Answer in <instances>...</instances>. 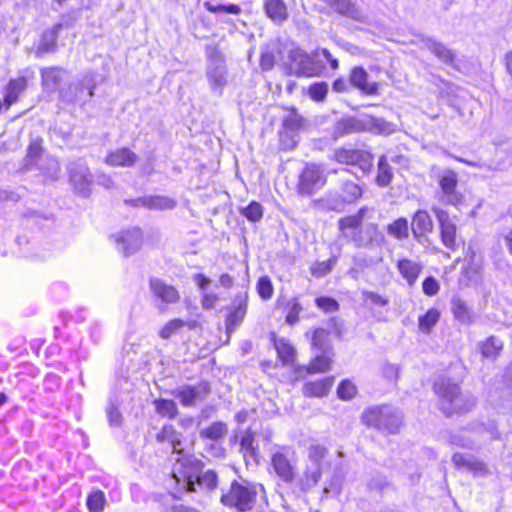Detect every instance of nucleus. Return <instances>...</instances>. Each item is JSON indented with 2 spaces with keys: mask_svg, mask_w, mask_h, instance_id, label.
<instances>
[{
  "mask_svg": "<svg viewBox=\"0 0 512 512\" xmlns=\"http://www.w3.org/2000/svg\"><path fill=\"white\" fill-rule=\"evenodd\" d=\"M172 476L178 485L189 492L195 491L196 484L213 490L217 487L218 482V476L213 470L201 473L200 462L192 456L176 458V463L172 469Z\"/></svg>",
  "mask_w": 512,
  "mask_h": 512,
  "instance_id": "1",
  "label": "nucleus"
},
{
  "mask_svg": "<svg viewBox=\"0 0 512 512\" xmlns=\"http://www.w3.org/2000/svg\"><path fill=\"white\" fill-rule=\"evenodd\" d=\"M367 210V207H362L356 214L346 216L338 221V228L344 237H350L351 242L358 248H369L374 244L380 245L384 240V236L378 231L376 224H362Z\"/></svg>",
  "mask_w": 512,
  "mask_h": 512,
  "instance_id": "2",
  "label": "nucleus"
},
{
  "mask_svg": "<svg viewBox=\"0 0 512 512\" xmlns=\"http://www.w3.org/2000/svg\"><path fill=\"white\" fill-rule=\"evenodd\" d=\"M434 391L439 397V407L446 415L469 411L475 405V399L470 394H463L459 385L449 379L437 380Z\"/></svg>",
  "mask_w": 512,
  "mask_h": 512,
  "instance_id": "3",
  "label": "nucleus"
},
{
  "mask_svg": "<svg viewBox=\"0 0 512 512\" xmlns=\"http://www.w3.org/2000/svg\"><path fill=\"white\" fill-rule=\"evenodd\" d=\"M259 491H264L261 484L251 483L247 480H234L227 491H223L220 501L229 508L238 512H247L252 509L256 502Z\"/></svg>",
  "mask_w": 512,
  "mask_h": 512,
  "instance_id": "4",
  "label": "nucleus"
},
{
  "mask_svg": "<svg viewBox=\"0 0 512 512\" xmlns=\"http://www.w3.org/2000/svg\"><path fill=\"white\" fill-rule=\"evenodd\" d=\"M368 427L379 431L395 434L399 432L403 416L399 410L388 405L374 406L366 409L361 417Z\"/></svg>",
  "mask_w": 512,
  "mask_h": 512,
  "instance_id": "5",
  "label": "nucleus"
},
{
  "mask_svg": "<svg viewBox=\"0 0 512 512\" xmlns=\"http://www.w3.org/2000/svg\"><path fill=\"white\" fill-rule=\"evenodd\" d=\"M271 467L276 476L286 484H292L297 474V456L293 448L283 446L271 454Z\"/></svg>",
  "mask_w": 512,
  "mask_h": 512,
  "instance_id": "6",
  "label": "nucleus"
},
{
  "mask_svg": "<svg viewBox=\"0 0 512 512\" xmlns=\"http://www.w3.org/2000/svg\"><path fill=\"white\" fill-rule=\"evenodd\" d=\"M318 51L311 54L300 48L291 49L288 53L287 65L289 73L295 76L313 77L322 72V66L316 61Z\"/></svg>",
  "mask_w": 512,
  "mask_h": 512,
  "instance_id": "7",
  "label": "nucleus"
},
{
  "mask_svg": "<svg viewBox=\"0 0 512 512\" xmlns=\"http://www.w3.org/2000/svg\"><path fill=\"white\" fill-rule=\"evenodd\" d=\"M66 170L73 191L81 197H88L91 193L93 176L87 162L83 158L72 160L67 164Z\"/></svg>",
  "mask_w": 512,
  "mask_h": 512,
  "instance_id": "8",
  "label": "nucleus"
},
{
  "mask_svg": "<svg viewBox=\"0 0 512 512\" xmlns=\"http://www.w3.org/2000/svg\"><path fill=\"white\" fill-rule=\"evenodd\" d=\"M95 88L96 74L87 72L79 81L69 85L66 90H59V95L67 102L85 101L93 97Z\"/></svg>",
  "mask_w": 512,
  "mask_h": 512,
  "instance_id": "9",
  "label": "nucleus"
},
{
  "mask_svg": "<svg viewBox=\"0 0 512 512\" xmlns=\"http://www.w3.org/2000/svg\"><path fill=\"white\" fill-rule=\"evenodd\" d=\"M458 177L453 170H445L439 176L440 192L437 197L445 205L459 207L464 201V195L457 190Z\"/></svg>",
  "mask_w": 512,
  "mask_h": 512,
  "instance_id": "10",
  "label": "nucleus"
},
{
  "mask_svg": "<svg viewBox=\"0 0 512 512\" xmlns=\"http://www.w3.org/2000/svg\"><path fill=\"white\" fill-rule=\"evenodd\" d=\"M206 76L212 90L221 94L227 84V69L223 56L216 49L209 54Z\"/></svg>",
  "mask_w": 512,
  "mask_h": 512,
  "instance_id": "11",
  "label": "nucleus"
},
{
  "mask_svg": "<svg viewBox=\"0 0 512 512\" xmlns=\"http://www.w3.org/2000/svg\"><path fill=\"white\" fill-rule=\"evenodd\" d=\"M432 212L436 216L440 228V237L442 244L452 251L458 247V234L456 221L450 217L449 213L437 206L432 207Z\"/></svg>",
  "mask_w": 512,
  "mask_h": 512,
  "instance_id": "12",
  "label": "nucleus"
},
{
  "mask_svg": "<svg viewBox=\"0 0 512 512\" xmlns=\"http://www.w3.org/2000/svg\"><path fill=\"white\" fill-rule=\"evenodd\" d=\"M334 159L341 164L358 166L363 173L373 166V155L364 150L341 148L335 151Z\"/></svg>",
  "mask_w": 512,
  "mask_h": 512,
  "instance_id": "13",
  "label": "nucleus"
},
{
  "mask_svg": "<svg viewBox=\"0 0 512 512\" xmlns=\"http://www.w3.org/2000/svg\"><path fill=\"white\" fill-rule=\"evenodd\" d=\"M210 394V386L207 382H199L195 385H185L174 391L175 397L184 407H194Z\"/></svg>",
  "mask_w": 512,
  "mask_h": 512,
  "instance_id": "14",
  "label": "nucleus"
},
{
  "mask_svg": "<svg viewBox=\"0 0 512 512\" xmlns=\"http://www.w3.org/2000/svg\"><path fill=\"white\" fill-rule=\"evenodd\" d=\"M326 180L320 166L307 165L300 175L298 191L302 195H311L324 186Z\"/></svg>",
  "mask_w": 512,
  "mask_h": 512,
  "instance_id": "15",
  "label": "nucleus"
},
{
  "mask_svg": "<svg viewBox=\"0 0 512 512\" xmlns=\"http://www.w3.org/2000/svg\"><path fill=\"white\" fill-rule=\"evenodd\" d=\"M117 249L125 257L136 253L142 244V232L139 228H132L115 235Z\"/></svg>",
  "mask_w": 512,
  "mask_h": 512,
  "instance_id": "16",
  "label": "nucleus"
},
{
  "mask_svg": "<svg viewBox=\"0 0 512 512\" xmlns=\"http://www.w3.org/2000/svg\"><path fill=\"white\" fill-rule=\"evenodd\" d=\"M248 292H238L233 300L232 308L226 318L227 333L233 332L244 320L247 313Z\"/></svg>",
  "mask_w": 512,
  "mask_h": 512,
  "instance_id": "17",
  "label": "nucleus"
},
{
  "mask_svg": "<svg viewBox=\"0 0 512 512\" xmlns=\"http://www.w3.org/2000/svg\"><path fill=\"white\" fill-rule=\"evenodd\" d=\"M342 195L330 194L326 201L332 210H338L347 203H352L362 195V189L352 181H344L341 187Z\"/></svg>",
  "mask_w": 512,
  "mask_h": 512,
  "instance_id": "18",
  "label": "nucleus"
},
{
  "mask_svg": "<svg viewBox=\"0 0 512 512\" xmlns=\"http://www.w3.org/2000/svg\"><path fill=\"white\" fill-rule=\"evenodd\" d=\"M149 287L153 296L163 304H175L180 299L179 291L173 285L166 283L162 279L151 278Z\"/></svg>",
  "mask_w": 512,
  "mask_h": 512,
  "instance_id": "19",
  "label": "nucleus"
},
{
  "mask_svg": "<svg viewBox=\"0 0 512 512\" xmlns=\"http://www.w3.org/2000/svg\"><path fill=\"white\" fill-rule=\"evenodd\" d=\"M62 27L63 25L61 23H57L42 32L35 49L36 57L41 58L46 54L55 53L57 51V39Z\"/></svg>",
  "mask_w": 512,
  "mask_h": 512,
  "instance_id": "20",
  "label": "nucleus"
},
{
  "mask_svg": "<svg viewBox=\"0 0 512 512\" xmlns=\"http://www.w3.org/2000/svg\"><path fill=\"white\" fill-rule=\"evenodd\" d=\"M156 440L159 443L170 444L172 447V453L178 455L177 458L190 456L189 454L184 453L182 434L171 424H166L162 427L161 431L156 435Z\"/></svg>",
  "mask_w": 512,
  "mask_h": 512,
  "instance_id": "21",
  "label": "nucleus"
},
{
  "mask_svg": "<svg viewBox=\"0 0 512 512\" xmlns=\"http://www.w3.org/2000/svg\"><path fill=\"white\" fill-rule=\"evenodd\" d=\"M452 462L456 468L467 470L474 475L483 476L487 473L486 464L471 454L455 453L452 456Z\"/></svg>",
  "mask_w": 512,
  "mask_h": 512,
  "instance_id": "22",
  "label": "nucleus"
},
{
  "mask_svg": "<svg viewBox=\"0 0 512 512\" xmlns=\"http://www.w3.org/2000/svg\"><path fill=\"white\" fill-rule=\"evenodd\" d=\"M366 115L360 118L347 117L338 121L334 126V137H342L348 134L366 131Z\"/></svg>",
  "mask_w": 512,
  "mask_h": 512,
  "instance_id": "23",
  "label": "nucleus"
},
{
  "mask_svg": "<svg viewBox=\"0 0 512 512\" xmlns=\"http://www.w3.org/2000/svg\"><path fill=\"white\" fill-rule=\"evenodd\" d=\"M396 267L401 277L410 287L415 285L420 273L423 270V264L420 261H415L409 258L399 259L397 261Z\"/></svg>",
  "mask_w": 512,
  "mask_h": 512,
  "instance_id": "24",
  "label": "nucleus"
},
{
  "mask_svg": "<svg viewBox=\"0 0 512 512\" xmlns=\"http://www.w3.org/2000/svg\"><path fill=\"white\" fill-rule=\"evenodd\" d=\"M137 160V154L127 147L111 151L105 157V163L112 167H132Z\"/></svg>",
  "mask_w": 512,
  "mask_h": 512,
  "instance_id": "25",
  "label": "nucleus"
},
{
  "mask_svg": "<svg viewBox=\"0 0 512 512\" xmlns=\"http://www.w3.org/2000/svg\"><path fill=\"white\" fill-rule=\"evenodd\" d=\"M43 88L49 92L59 90L66 71L58 66L42 68L40 71Z\"/></svg>",
  "mask_w": 512,
  "mask_h": 512,
  "instance_id": "26",
  "label": "nucleus"
},
{
  "mask_svg": "<svg viewBox=\"0 0 512 512\" xmlns=\"http://www.w3.org/2000/svg\"><path fill=\"white\" fill-rule=\"evenodd\" d=\"M349 82L353 87L368 95H375L378 91V84L368 82V73L362 67L352 69Z\"/></svg>",
  "mask_w": 512,
  "mask_h": 512,
  "instance_id": "27",
  "label": "nucleus"
},
{
  "mask_svg": "<svg viewBox=\"0 0 512 512\" xmlns=\"http://www.w3.org/2000/svg\"><path fill=\"white\" fill-rule=\"evenodd\" d=\"M433 221L431 216L426 210H418L411 223L413 235L416 239L431 233L433 230Z\"/></svg>",
  "mask_w": 512,
  "mask_h": 512,
  "instance_id": "28",
  "label": "nucleus"
},
{
  "mask_svg": "<svg viewBox=\"0 0 512 512\" xmlns=\"http://www.w3.org/2000/svg\"><path fill=\"white\" fill-rule=\"evenodd\" d=\"M424 45L444 64L455 67L456 55L452 50L447 48L443 43L438 42L432 38H427L424 41Z\"/></svg>",
  "mask_w": 512,
  "mask_h": 512,
  "instance_id": "29",
  "label": "nucleus"
},
{
  "mask_svg": "<svg viewBox=\"0 0 512 512\" xmlns=\"http://www.w3.org/2000/svg\"><path fill=\"white\" fill-rule=\"evenodd\" d=\"M27 88V80L24 77H18L16 79H11L5 89L4 101L5 108L8 109L11 105L16 103L20 97V95Z\"/></svg>",
  "mask_w": 512,
  "mask_h": 512,
  "instance_id": "30",
  "label": "nucleus"
},
{
  "mask_svg": "<svg viewBox=\"0 0 512 512\" xmlns=\"http://www.w3.org/2000/svg\"><path fill=\"white\" fill-rule=\"evenodd\" d=\"M333 383V377L307 382L303 386V394L307 397H324L329 393Z\"/></svg>",
  "mask_w": 512,
  "mask_h": 512,
  "instance_id": "31",
  "label": "nucleus"
},
{
  "mask_svg": "<svg viewBox=\"0 0 512 512\" xmlns=\"http://www.w3.org/2000/svg\"><path fill=\"white\" fill-rule=\"evenodd\" d=\"M321 477V467L312 465L307 467L303 475L296 482V486L301 492H308L317 485Z\"/></svg>",
  "mask_w": 512,
  "mask_h": 512,
  "instance_id": "32",
  "label": "nucleus"
},
{
  "mask_svg": "<svg viewBox=\"0 0 512 512\" xmlns=\"http://www.w3.org/2000/svg\"><path fill=\"white\" fill-rule=\"evenodd\" d=\"M451 311L454 318L461 324L469 325L473 320V312L467 303L460 297L451 299Z\"/></svg>",
  "mask_w": 512,
  "mask_h": 512,
  "instance_id": "33",
  "label": "nucleus"
},
{
  "mask_svg": "<svg viewBox=\"0 0 512 512\" xmlns=\"http://www.w3.org/2000/svg\"><path fill=\"white\" fill-rule=\"evenodd\" d=\"M44 160L42 140L39 138L32 140L27 149L25 168L30 170L33 166H38L44 162Z\"/></svg>",
  "mask_w": 512,
  "mask_h": 512,
  "instance_id": "34",
  "label": "nucleus"
},
{
  "mask_svg": "<svg viewBox=\"0 0 512 512\" xmlns=\"http://www.w3.org/2000/svg\"><path fill=\"white\" fill-rule=\"evenodd\" d=\"M503 346V341L496 336H490L479 343L482 356L490 360H495L499 356Z\"/></svg>",
  "mask_w": 512,
  "mask_h": 512,
  "instance_id": "35",
  "label": "nucleus"
},
{
  "mask_svg": "<svg viewBox=\"0 0 512 512\" xmlns=\"http://www.w3.org/2000/svg\"><path fill=\"white\" fill-rule=\"evenodd\" d=\"M264 9L266 15L274 22L281 23L287 19V7L282 0H266Z\"/></svg>",
  "mask_w": 512,
  "mask_h": 512,
  "instance_id": "36",
  "label": "nucleus"
},
{
  "mask_svg": "<svg viewBox=\"0 0 512 512\" xmlns=\"http://www.w3.org/2000/svg\"><path fill=\"white\" fill-rule=\"evenodd\" d=\"M275 349L283 365H292L295 360V348L284 338L275 340Z\"/></svg>",
  "mask_w": 512,
  "mask_h": 512,
  "instance_id": "37",
  "label": "nucleus"
},
{
  "mask_svg": "<svg viewBox=\"0 0 512 512\" xmlns=\"http://www.w3.org/2000/svg\"><path fill=\"white\" fill-rule=\"evenodd\" d=\"M366 124V131L373 133L388 135L395 131L394 125L383 118L366 115Z\"/></svg>",
  "mask_w": 512,
  "mask_h": 512,
  "instance_id": "38",
  "label": "nucleus"
},
{
  "mask_svg": "<svg viewBox=\"0 0 512 512\" xmlns=\"http://www.w3.org/2000/svg\"><path fill=\"white\" fill-rule=\"evenodd\" d=\"M393 179L392 168L389 165L385 155H382L378 160V171L376 176V183L380 187L388 186Z\"/></svg>",
  "mask_w": 512,
  "mask_h": 512,
  "instance_id": "39",
  "label": "nucleus"
},
{
  "mask_svg": "<svg viewBox=\"0 0 512 512\" xmlns=\"http://www.w3.org/2000/svg\"><path fill=\"white\" fill-rule=\"evenodd\" d=\"M311 343L318 352H331L329 332L324 328H317L313 331Z\"/></svg>",
  "mask_w": 512,
  "mask_h": 512,
  "instance_id": "40",
  "label": "nucleus"
},
{
  "mask_svg": "<svg viewBox=\"0 0 512 512\" xmlns=\"http://www.w3.org/2000/svg\"><path fill=\"white\" fill-rule=\"evenodd\" d=\"M155 411L161 416L174 419L178 415L177 404L173 400L156 399L154 401Z\"/></svg>",
  "mask_w": 512,
  "mask_h": 512,
  "instance_id": "41",
  "label": "nucleus"
},
{
  "mask_svg": "<svg viewBox=\"0 0 512 512\" xmlns=\"http://www.w3.org/2000/svg\"><path fill=\"white\" fill-rule=\"evenodd\" d=\"M315 358L310 362L307 371L308 373H321L329 370L331 365V352H319Z\"/></svg>",
  "mask_w": 512,
  "mask_h": 512,
  "instance_id": "42",
  "label": "nucleus"
},
{
  "mask_svg": "<svg viewBox=\"0 0 512 512\" xmlns=\"http://www.w3.org/2000/svg\"><path fill=\"white\" fill-rule=\"evenodd\" d=\"M440 312L436 308L429 309L424 315L418 319L419 330L423 333H430L432 328L439 321Z\"/></svg>",
  "mask_w": 512,
  "mask_h": 512,
  "instance_id": "43",
  "label": "nucleus"
},
{
  "mask_svg": "<svg viewBox=\"0 0 512 512\" xmlns=\"http://www.w3.org/2000/svg\"><path fill=\"white\" fill-rule=\"evenodd\" d=\"M228 432L227 425L224 422L217 421L209 427L200 431V436L205 439L218 440L223 438Z\"/></svg>",
  "mask_w": 512,
  "mask_h": 512,
  "instance_id": "44",
  "label": "nucleus"
},
{
  "mask_svg": "<svg viewBox=\"0 0 512 512\" xmlns=\"http://www.w3.org/2000/svg\"><path fill=\"white\" fill-rule=\"evenodd\" d=\"M176 206V201L166 196H147L146 208L152 210H170Z\"/></svg>",
  "mask_w": 512,
  "mask_h": 512,
  "instance_id": "45",
  "label": "nucleus"
},
{
  "mask_svg": "<svg viewBox=\"0 0 512 512\" xmlns=\"http://www.w3.org/2000/svg\"><path fill=\"white\" fill-rule=\"evenodd\" d=\"M387 233L398 239L402 240L409 235V225L406 218H399L387 226Z\"/></svg>",
  "mask_w": 512,
  "mask_h": 512,
  "instance_id": "46",
  "label": "nucleus"
},
{
  "mask_svg": "<svg viewBox=\"0 0 512 512\" xmlns=\"http://www.w3.org/2000/svg\"><path fill=\"white\" fill-rule=\"evenodd\" d=\"M105 503V494L101 490L92 492L86 500V505L90 512H103Z\"/></svg>",
  "mask_w": 512,
  "mask_h": 512,
  "instance_id": "47",
  "label": "nucleus"
},
{
  "mask_svg": "<svg viewBox=\"0 0 512 512\" xmlns=\"http://www.w3.org/2000/svg\"><path fill=\"white\" fill-rule=\"evenodd\" d=\"M263 212V206L256 201H252L246 207L240 209V213L251 222L260 221L263 217Z\"/></svg>",
  "mask_w": 512,
  "mask_h": 512,
  "instance_id": "48",
  "label": "nucleus"
},
{
  "mask_svg": "<svg viewBox=\"0 0 512 512\" xmlns=\"http://www.w3.org/2000/svg\"><path fill=\"white\" fill-rule=\"evenodd\" d=\"M37 168L48 178L57 179L60 172V166L55 158L46 157L44 162L40 163Z\"/></svg>",
  "mask_w": 512,
  "mask_h": 512,
  "instance_id": "49",
  "label": "nucleus"
},
{
  "mask_svg": "<svg viewBox=\"0 0 512 512\" xmlns=\"http://www.w3.org/2000/svg\"><path fill=\"white\" fill-rule=\"evenodd\" d=\"M304 119L297 113L295 108H291L283 119V125L288 130H298L302 127Z\"/></svg>",
  "mask_w": 512,
  "mask_h": 512,
  "instance_id": "50",
  "label": "nucleus"
},
{
  "mask_svg": "<svg viewBox=\"0 0 512 512\" xmlns=\"http://www.w3.org/2000/svg\"><path fill=\"white\" fill-rule=\"evenodd\" d=\"M328 93V84L324 81L315 82L311 84L308 88V95L317 102H322L325 100L326 95Z\"/></svg>",
  "mask_w": 512,
  "mask_h": 512,
  "instance_id": "51",
  "label": "nucleus"
},
{
  "mask_svg": "<svg viewBox=\"0 0 512 512\" xmlns=\"http://www.w3.org/2000/svg\"><path fill=\"white\" fill-rule=\"evenodd\" d=\"M184 326H185V322L182 319L170 320L160 330L159 335L163 339H169L172 335H174L177 331H179Z\"/></svg>",
  "mask_w": 512,
  "mask_h": 512,
  "instance_id": "52",
  "label": "nucleus"
},
{
  "mask_svg": "<svg viewBox=\"0 0 512 512\" xmlns=\"http://www.w3.org/2000/svg\"><path fill=\"white\" fill-rule=\"evenodd\" d=\"M335 263H336L335 257L330 258L326 261L316 263L311 269L312 275H314L316 277H323V276L327 275L328 273H330L332 271Z\"/></svg>",
  "mask_w": 512,
  "mask_h": 512,
  "instance_id": "53",
  "label": "nucleus"
},
{
  "mask_svg": "<svg viewBox=\"0 0 512 512\" xmlns=\"http://www.w3.org/2000/svg\"><path fill=\"white\" fill-rule=\"evenodd\" d=\"M273 285L271 280L264 276L259 278L257 282V292L263 300H268L273 295Z\"/></svg>",
  "mask_w": 512,
  "mask_h": 512,
  "instance_id": "54",
  "label": "nucleus"
},
{
  "mask_svg": "<svg viewBox=\"0 0 512 512\" xmlns=\"http://www.w3.org/2000/svg\"><path fill=\"white\" fill-rule=\"evenodd\" d=\"M337 394L343 400L352 399L356 394V386L349 380H343L338 386Z\"/></svg>",
  "mask_w": 512,
  "mask_h": 512,
  "instance_id": "55",
  "label": "nucleus"
},
{
  "mask_svg": "<svg viewBox=\"0 0 512 512\" xmlns=\"http://www.w3.org/2000/svg\"><path fill=\"white\" fill-rule=\"evenodd\" d=\"M288 306H289V310H288L285 320H286V323H288L289 325H294L298 322L299 314L303 308L296 299H293L292 301H290L288 303Z\"/></svg>",
  "mask_w": 512,
  "mask_h": 512,
  "instance_id": "56",
  "label": "nucleus"
},
{
  "mask_svg": "<svg viewBox=\"0 0 512 512\" xmlns=\"http://www.w3.org/2000/svg\"><path fill=\"white\" fill-rule=\"evenodd\" d=\"M206 7L208 11L213 13H229L238 15L241 12V8L236 4H228V5H213L211 3H206Z\"/></svg>",
  "mask_w": 512,
  "mask_h": 512,
  "instance_id": "57",
  "label": "nucleus"
},
{
  "mask_svg": "<svg viewBox=\"0 0 512 512\" xmlns=\"http://www.w3.org/2000/svg\"><path fill=\"white\" fill-rule=\"evenodd\" d=\"M106 414L110 426L118 427L122 423V415L119 408L114 403H109L106 408Z\"/></svg>",
  "mask_w": 512,
  "mask_h": 512,
  "instance_id": "58",
  "label": "nucleus"
},
{
  "mask_svg": "<svg viewBox=\"0 0 512 512\" xmlns=\"http://www.w3.org/2000/svg\"><path fill=\"white\" fill-rule=\"evenodd\" d=\"M422 290L427 296H435L440 290V284L435 277L428 276L422 283Z\"/></svg>",
  "mask_w": 512,
  "mask_h": 512,
  "instance_id": "59",
  "label": "nucleus"
},
{
  "mask_svg": "<svg viewBox=\"0 0 512 512\" xmlns=\"http://www.w3.org/2000/svg\"><path fill=\"white\" fill-rule=\"evenodd\" d=\"M316 305L318 308L322 309L323 311L329 313V312H335L339 309L338 302L330 297H318L316 298Z\"/></svg>",
  "mask_w": 512,
  "mask_h": 512,
  "instance_id": "60",
  "label": "nucleus"
},
{
  "mask_svg": "<svg viewBox=\"0 0 512 512\" xmlns=\"http://www.w3.org/2000/svg\"><path fill=\"white\" fill-rule=\"evenodd\" d=\"M362 296L365 301H370L375 306H386L389 303V300L382 295L373 292V291H362Z\"/></svg>",
  "mask_w": 512,
  "mask_h": 512,
  "instance_id": "61",
  "label": "nucleus"
},
{
  "mask_svg": "<svg viewBox=\"0 0 512 512\" xmlns=\"http://www.w3.org/2000/svg\"><path fill=\"white\" fill-rule=\"evenodd\" d=\"M218 301L219 296L216 293L204 291L201 294V306L204 310L214 309Z\"/></svg>",
  "mask_w": 512,
  "mask_h": 512,
  "instance_id": "62",
  "label": "nucleus"
},
{
  "mask_svg": "<svg viewBox=\"0 0 512 512\" xmlns=\"http://www.w3.org/2000/svg\"><path fill=\"white\" fill-rule=\"evenodd\" d=\"M326 449L320 445H313L309 449V458L312 460L313 465L321 466L320 462L325 457Z\"/></svg>",
  "mask_w": 512,
  "mask_h": 512,
  "instance_id": "63",
  "label": "nucleus"
},
{
  "mask_svg": "<svg viewBox=\"0 0 512 512\" xmlns=\"http://www.w3.org/2000/svg\"><path fill=\"white\" fill-rule=\"evenodd\" d=\"M275 63L274 54L271 51H262L260 57V66L263 70L269 71L273 68Z\"/></svg>",
  "mask_w": 512,
  "mask_h": 512,
  "instance_id": "64",
  "label": "nucleus"
}]
</instances>
